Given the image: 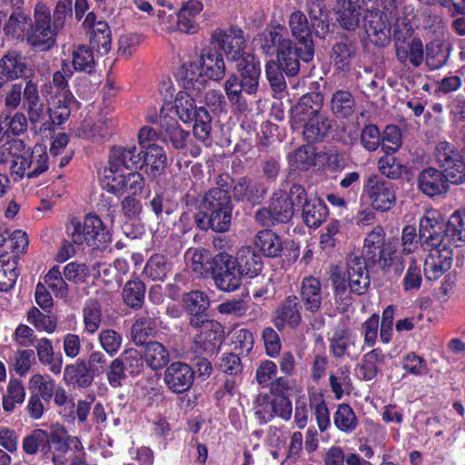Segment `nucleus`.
Returning a JSON list of instances; mask_svg holds the SVG:
<instances>
[{
  "label": "nucleus",
  "mask_w": 465,
  "mask_h": 465,
  "mask_svg": "<svg viewBox=\"0 0 465 465\" xmlns=\"http://www.w3.org/2000/svg\"><path fill=\"white\" fill-rule=\"evenodd\" d=\"M34 25V18L32 19L28 15L23 12L13 13L5 25V32L6 35H12L17 39L26 38L28 42V34Z\"/></svg>",
  "instance_id": "nucleus-40"
},
{
  "label": "nucleus",
  "mask_w": 465,
  "mask_h": 465,
  "mask_svg": "<svg viewBox=\"0 0 465 465\" xmlns=\"http://www.w3.org/2000/svg\"><path fill=\"white\" fill-rule=\"evenodd\" d=\"M17 255H0V291L7 292L12 289L18 277Z\"/></svg>",
  "instance_id": "nucleus-41"
},
{
  "label": "nucleus",
  "mask_w": 465,
  "mask_h": 465,
  "mask_svg": "<svg viewBox=\"0 0 465 465\" xmlns=\"http://www.w3.org/2000/svg\"><path fill=\"white\" fill-rule=\"evenodd\" d=\"M143 357L152 370L163 368L170 360L168 350L158 341H150L145 344Z\"/></svg>",
  "instance_id": "nucleus-43"
},
{
  "label": "nucleus",
  "mask_w": 465,
  "mask_h": 465,
  "mask_svg": "<svg viewBox=\"0 0 465 465\" xmlns=\"http://www.w3.org/2000/svg\"><path fill=\"white\" fill-rule=\"evenodd\" d=\"M240 78L232 74L224 83L225 94L237 110L244 112L248 108L243 93L247 94H256L261 75L260 62L252 54H246L237 64Z\"/></svg>",
  "instance_id": "nucleus-7"
},
{
  "label": "nucleus",
  "mask_w": 465,
  "mask_h": 465,
  "mask_svg": "<svg viewBox=\"0 0 465 465\" xmlns=\"http://www.w3.org/2000/svg\"><path fill=\"white\" fill-rule=\"evenodd\" d=\"M198 329V333L194 337V343L200 351L207 354H214L220 349L224 331L222 324L213 320H204L199 325H192Z\"/></svg>",
  "instance_id": "nucleus-13"
},
{
  "label": "nucleus",
  "mask_w": 465,
  "mask_h": 465,
  "mask_svg": "<svg viewBox=\"0 0 465 465\" xmlns=\"http://www.w3.org/2000/svg\"><path fill=\"white\" fill-rule=\"evenodd\" d=\"M384 237L382 228H374L365 238L361 257L366 262L378 263L382 269L391 266L393 254L390 246H384Z\"/></svg>",
  "instance_id": "nucleus-11"
},
{
  "label": "nucleus",
  "mask_w": 465,
  "mask_h": 465,
  "mask_svg": "<svg viewBox=\"0 0 465 465\" xmlns=\"http://www.w3.org/2000/svg\"><path fill=\"white\" fill-rule=\"evenodd\" d=\"M102 312L100 304L93 300L88 301L84 308V322L85 331L94 334L101 324Z\"/></svg>",
  "instance_id": "nucleus-55"
},
{
  "label": "nucleus",
  "mask_w": 465,
  "mask_h": 465,
  "mask_svg": "<svg viewBox=\"0 0 465 465\" xmlns=\"http://www.w3.org/2000/svg\"><path fill=\"white\" fill-rule=\"evenodd\" d=\"M391 25L380 12L376 11L373 5L366 7L363 16V26L371 41L380 46L387 45L391 37Z\"/></svg>",
  "instance_id": "nucleus-14"
},
{
  "label": "nucleus",
  "mask_w": 465,
  "mask_h": 465,
  "mask_svg": "<svg viewBox=\"0 0 465 465\" xmlns=\"http://www.w3.org/2000/svg\"><path fill=\"white\" fill-rule=\"evenodd\" d=\"M202 11V4L195 0L188 1L176 14V25L178 31L185 34H194L197 31V25L194 17Z\"/></svg>",
  "instance_id": "nucleus-39"
},
{
  "label": "nucleus",
  "mask_w": 465,
  "mask_h": 465,
  "mask_svg": "<svg viewBox=\"0 0 465 465\" xmlns=\"http://www.w3.org/2000/svg\"><path fill=\"white\" fill-rule=\"evenodd\" d=\"M213 259L211 252L204 248H190L184 253V261L188 269L201 277L212 272Z\"/></svg>",
  "instance_id": "nucleus-31"
},
{
  "label": "nucleus",
  "mask_w": 465,
  "mask_h": 465,
  "mask_svg": "<svg viewBox=\"0 0 465 465\" xmlns=\"http://www.w3.org/2000/svg\"><path fill=\"white\" fill-rule=\"evenodd\" d=\"M434 158L449 183L460 184L465 182V163L452 144L447 141L440 142L435 147Z\"/></svg>",
  "instance_id": "nucleus-10"
},
{
  "label": "nucleus",
  "mask_w": 465,
  "mask_h": 465,
  "mask_svg": "<svg viewBox=\"0 0 465 465\" xmlns=\"http://www.w3.org/2000/svg\"><path fill=\"white\" fill-rule=\"evenodd\" d=\"M91 42L97 48L108 52L111 45V30L107 23L98 21L92 28Z\"/></svg>",
  "instance_id": "nucleus-63"
},
{
  "label": "nucleus",
  "mask_w": 465,
  "mask_h": 465,
  "mask_svg": "<svg viewBox=\"0 0 465 465\" xmlns=\"http://www.w3.org/2000/svg\"><path fill=\"white\" fill-rule=\"evenodd\" d=\"M419 187L429 197H434L445 193L448 191V181L443 171L433 167L424 169L419 174Z\"/></svg>",
  "instance_id": "nucleus-22"
},
{
  "label": "nucleus",
  "mask_w": 465,
  "mask_h": 465,
  "mask_svg": "<svg viewBox=\"0 0 465 465\" xmlns=\"http://www.w3.org/2000/svg\"><path fill=\"white\" fill-rule=\"evenodd\" d=\"M288 25L292 35L304 47V52L301 56L302 60L304 62L311 61L314 54V49L312 28L306 15L301 11H295L291 14Z\"/></svg>",
  "instance_id": "nucleus-15"
},
{
  "label": "nucleus",
  "mask_w": 465,
  "mask_h": 465,
  "mask_svg": "<svg viewBox=\"0 0 465 465\" xmlns=\"http://www.w3.org/2000/svg\"><path fill=\"white\" fill-rule=\"evenodd\" d=\"M291 205H266L255 213V220L262 226H273L278 223H286L292 215Z\"/></svg>",
  "instance_id": "nucleus-36"
},
{
  "label": "nucleus",
  "mask_w": 465,
  "mask_h": 465,
  "mask_svg": "<svg viewBox=\"0 0 465 465\" xmlns=\"http://www.w3.org/2000/svg\"><path fill=\"white\" fill-rule=\"evenodd\" d=\"M29 240L25 232L15 230L12 233L7 232V240L5 246L7 250L11 251V253H8V255H17L18 260L19 256L26 252Z\"/></svg>",
  "instance_id": "nucleus-60"
},
{
  "label": "nucleus",
  "mask_w": 465,
  "mask_h": 465,
  "mask_svg": "<svg viewBox=\"0 0 465 465\" xmlns=\"http://www.w3.org/2000/svg\"><path fill=\"white\" fill-rule=\"evenodd\" d=\"M73 64L75 70L91 73L94 67L93 51L86 45H79L73 52Z\"/></svg>",
  "instance_id": "nucleus-57"
},
{
  "label": "nucleus",
  "mask_w": 465,
  "mask_h": 465,
  "mask_svg": "<svg viewBox=\"0 0 465 465\" xmlns=\"http://www.w3.org/2000/svg\"><path fill=\"white\" fill-rule=\"evenodd\" d=\"M157 325L154 315L151 316L145 312L138 316L132 327V339L137 345L143 344L146 338L152 334Z\"/></svg>",
  "instance_id": "nucleus-47"
},
{
  "label": "nucleus",
  "mask_w": 465,
  "mask_h": 465,
  "mask_svg": "<svg viewBox=\"0 0 465 465\" xmlns=\"http://www.w3.org/2000/svg\"><path fill=\"white\" fill-rule=\"evenodd\" d=\"M194 381V371L186 363L175 361L171 363L163 374V382L174 393L187 391Z\"/></svg>",
  "instance_id": "nucleus-16"
},
{
  "label": "nucleus",
  "mask_w": 465,
  "mask_h": 465,
  "mask_svg": "<svg viewBox=\"0 0 465 465\" xmlns=\"http://www.w3.org/2000/svg\"><path fill=\"white\" fill-rule=\"evenodd\" d=\"M208 215V223L210 227L216 232H226L229 230L232 221V205H213Z\"/></svg>",
  "instance_id": "nucleus-49"
},
{
  "label": "nucleus",
  "mask_w": 465,
  "mask_h": 465,
  "mask_svg": "<svg viewBox=\"0 0 465 465\" xmlns=\"http://www.w3.org/2000/svg\"><path fill=\"white\" fill-rule=\"evenodd\" d=\"M318 94L303 95L292 108L291 124L292 128L303 127V136L309 143L323 140L331 130L330 119L321 111V103L314 101Z\"/></svg>",
  "instance_id": "nucleus-6"
},
{
  "label": "nucleus",
  "mask_w": 465,
  "mask_h": 465,
  "mask_svg": "<svg viewBox=\"0 0 465 465\" xmlns=\"http://www.w3.org/2000/svg\"><path fill=\"white\" fill-rule=\"evenodd\" d=\"M272 200L276 203H309L304 188L299 184L292 185L289 193L283 190L275 192Z\"/></svg>",
  "instance_id": "nucleus-56"
},
{
  "label": "nucleus",
  "mask_w": 465,
  "mask_h": 465,
  "mask_svg": "<svg viewBox=\"0 0 465 465\" xmlns=\"http://www.w3.org/2000/svg\"><path fill=\"white\" fill-rule=\"evenodd\" d=\"M25 398V387L17 379H11L7 384L6 393L3 397V409L14 411L16 404H22Z\"/></svg>",
  "instance_id": "nucleus-51"
},
{
  "label": "nucleus",
  "mask_w": 465,
  "mask_h": 465,
  "mask_svg": "<svg viewBox=\"0 0 465 465\" xmlns=\"http://www.w3.org/2000/svg\"><path fill=\"white\" fill-rule=\"evenodd\" d=\"M55 381L49 375L35 373L28 381V389L45 401H49L55 392Z\"/></svg>",
  "instance_id": "nucleus-44"
},
{
  "label": "nucleus",
  "mask_w": 465,
  "mask_h": 465,
  "mask_svg": "<svg viewBox=\"0 0 465 465\" xmlns=\"http://www.w3.org/2000/svg\"><path fill=\"white\" fill-rule=\"evenodd\" d=\"M302 305L297 296L290 295L278 306L273 317L274 326L282 331L285 328L297 329L302 322Z\"/></svg>",
  "instance_id": "nucleus-18"
},
{
  "label": "nucleus",
  "mask_w": 465,
  "mask_h": 465,
  "mask_svg": "<svg viewBox=\"0 0 465 465\" xmlns=\"http://www.w3.org/2000/svg\"><path fill=\"white\" fill-rule=\"evenodd\" d=\"M312 33L319 38H325L330 33V14L322 3L313 4L309 10Z\"/></svg>",
  "instance_id": "nucleus-42"
},
{
  "label": "nucleus",
  "mask_w": 465,
  "mask_h": 465,
  "mask_svg": "<svg viewBox=\"0 0 465 465\" xmlns=\"http://www.w3.org/2000/svg\"><path fill=\"white\" fill-rule=\"evenodd\" d=\"M73 0H60L54 10L53 18L49 7L38 2L34 9V25L28 34V44L35 49H50L60 30L64 27L66 17L72 12Z\"/></svg>",
  "instance_id": "nucleus-3"
},
{
  "label": "nucleus",
  "mask_w": 465,
  "mask_h": 465,
  "mask_svg": "<svg viewBox=\"0 0 465 465\" xmlns=\"http://www.w3.org/2000/svg\"><path fill=\"white\" fill-rule=\"evenodd\" d=\"M49 442L48 432L44 430H35L31 434L25 437L23 450L26 454L34 455L39 449L44 450Z\"/></svg>",
  "instance_id": "nucleus-59"
},
{
  "label": "nucleus",
  "mask_w": 465,
  "mask_h": 465,
  "mask_svg": "<svg viewBox=\"0 0 465 465\" xmlns=\"http://www.w3.org/2000/svg\"><path fill=\"white\" fill-rule=\"evenodd\" d=\"M365 191L372 203H392L395 202V193L390 182L380 179L378 176L370 177L365 184Z\"/></svg>",
  "instance_id": "nucleus-34"
},
{
  "label": "nucleus",
  "mask_w": 465,
  "mask_h": 465,
  "mask_svg": "<svg viewBox=\"0 0 465 465\" xmlns=\"http://www.w3.org/2000/svg\"><path fill=\"white\" fill-rule=\"evenodd\" d=\"M386 355L379 348L363 355L355 369L356 375L363 381H371L385 363Z\"/></svg>",
  "instance_id": "nucleus-32"
},
{
  "label": "nucleus",
  "mask_w": 465,
  "mask_h": 465,
  "mask_svg": "<svg viewBox=\"0 0 465 465\" xmlns=\"http://www.w3.org/2000/svg\"><path fill=\"white\" fill-rule=\"evenodd\" d=\"M172 110H174L178 118L185 124L193 122L198 113L194 100L186 92H179L173 104H165L161 110V117L165 119L168 111Z\"/></svg>",
  "instance_id": "nucleus-24"
},
{
  "label": "nucleus",
  "mask_w": 465,
  "mask_h": 465,
  "mask_svg": "<svg viewBox=\"0 0 465 465\" xmlns=\"http://www.w3.org/2000/svg\"><path fill=\"white\" fill-rule=\"evenodd\" d=\"M213 244L219 250L213 259L212 276L214 284L222 292H233L241 286L242 275L234 262L233 256L225 250L227 240L215 238Z\"/></svg>",
  "instance_id": "nucleus-8"
},
{
  "label": "nucleus",
  "mask_w": 465,
  "mask_h": 465,
  "mask_svg": "<svg viewBox=\"0 0 465 465\" xmlns=\"http://www.w3.org/2000/svg\"><path fill=\"white\" fill-rule=\"evenodd\" d=\"M324 296L325 292L319 279L311 276L302 280L301 298L306 311L312 312L320 311Z\"/></svg>",
  "instance_id": "nucleus-27"
},
{
  "label": "nucleus",
  "mask_w": 465,
  "mask_h": 465,
  "mask_svg": "<svg viewBox=\"0 0 465 465\" xmlns=\"http://www.w3.org/2000/svg\"><path fill=\"white\" fill-rule=\"evenodd\" d=\"M290 164L297 169L307 170L315 164L314 149L310 146H301L288 157Z\"/></svg>",
  "instance_id": "nucleus-54"
},
{
  "label": "nucleus",
  "mask_w": 465,
  "mask_h": 465,
  "mask_svg": "<svg viewBox=\"0 0 465 465\" xmlns=\"http://www.w3.org/2000/svg\"><path fill=\"white\" fill-rule=\"evenodd\" d=\"M73 75L70 64L63 63L60 70L53 74L52 82L41 87L42 95L47 103V112L53 124H63L70 116L74 96L69 90L68 80Z\"/></svg>",
  "instance_id": "nucleus-5"
},
{
  "label": "nucleus",
  "mask_w": 465,
  "mask_h": 465,
  "mask_svg": "<svg viewBox=\"0 0 465 465\" xmlns=\"http://www.w3.org/2000/svg\"><path fill=\"white\" fill-rule=\"evenodd\" d=\"M369 4L365 0H338L335 8L337 21L346 30H355L365 15Z\"/></svg>",
  "instance_id": "nucleus-17"
},
{
  "label": "nucleus",
  "mask_w": 465,
  "mask_h": 465,
  "mask_svg": "<svg viewBox=\"0 0 465 465\" xmlns=\"http://www.w3.org/2000/svg\"><path fill=\"white\" fill-rule=\"evenodd\" d=\"M355 46L345 41L337 43L332 47V59L334 66L341 71H347L350 68L351 60L355 54Z\"/></svg>",
  "instance_id": "nucleus-52"
},
{
  "label": "nucleus",
  "mask_w": 465,
  "mask_h": 465,
  "mask_svg": "<svg viewBox=\"0 0 465 465\" xmlns=\"http://www.w3.org/2000/svg\"><path fill=\"white\" fill-rule=\"evenodd\" d=\"M5 154L11 156L10 173L15 180L35 179L49 169L48 153L41 145L31 149L23 141L14 139L0 147L1 163L7 161Z\"/></svg>",
  "instance_id": "nucleus-4"
},
{
  "label": "nucleus",
  "mask_w": 465,
  "mask_h": 465,
  "mask_svg": "<svg viewBox=\"0 0 465 465\" xmlns=\"http://www.w3.org/2000/svg\"><path fill=\"white\" fill-rule=\"evenodd\" d=\"M285 28L277 25L269 30L259 34L254 39V45L266 54H272L280 49L282 42L289 38L284 36Z\"/></svg>",
  "instance_id": "nucleus-35"
},
{
  "label": "nucleus",
  "mask_w": 465,
  "mask_h": 465,
  "mask_svg": "<svg viewBox=\"0 0 465 465\" xmlns=\"http://www.w3.org/2000/svg\"><path fill=\"white\" fill-rule=\"evenodd\" d=\"M115 116L108 114H100L97 121L92 123L85 120L79 131V135L85 139L106 138L117 127Z\"/></svg>",
  "instance_id": "nucleus-21"
},
{
  "label": "nucleus",
  "mask_w": 465,
  "mask_h": 465,
  "mask_svg": "<svg viewBox=\"0 0 465 465\" xmlns=\"http://www.w3.org/2000/svg\"><path fill=\"white\" fill-rule=\"evenodd\" d=\"M193 121H194L193 134L195 138L203 142L209 140L212 131V118L205 107H198V113Z\"/></svg>",
  "instance_id": "nucleus-53"
},
{
  "label": "nucleus",
  "mask_w": 465,
  "mask_h": 465,
  "mask_svg": "<svg viewBox=\"0 0 465 465\" xmlns=\"http://www.w3.org/2000/svg\"><path fill=\"white\" fill-rule=\"evenodd\" d=\"M49 442L52 444L54 451L65 453L68 450V440L70 436L67 434L64 427L59 423L53 424L48 433Z\"/></svg>",
  "instance_id": "nucleus-62"
},
{
  "label": "nucleus",
  "mask_w": 465,
  "mask_h": 465,
  "mask_svg": "<svg viewBox=\"0 0 465 465\" xmlns=\"http://www.w3.org/2000/svg\"><path fill=\"white\" fill-rule=\"evenodd\" d=\"M45 284L55 296L65 297L68 293V285L58 266H54L45 276Z\"/></svg>",
  "instance_id": "nucleus-58"
},
{
  "label": "nucleus",
  "mask_w": 465,
  "mask_h": 465,
  "mask_svg": "<svg viewBox=\"0 0 465 465\" xmlns=\"http://www.w3.org/2000/svg\"><path fill=\"white\" fill-rule=\"evenodd\" d=\"M448 60V54L442 45L434 42L427 45L426 64L430 70L442 67Z\"/></svg>",
  "instance_id": "nucleus-64"
},
{
  "label": "nucleus",
  "mask_w": 465,
  "mask_h": 465,
  "mask_svg": "<svg viewBox=\"0 0 465 465\" xmlns=\"http://www.w3.org/2000/svg\"><path fill=\"white\" fill-rule=\"evenodd\" d=\"M0 69L9 81L25 77L31 73L26 57L16 52H9L1 58Z\"/></svg>",
  "instance_id": "nucleus-30"
},
{
  "label": "nucleus",
  "mask_w": 465,
  "mask_h": 465,
  "mask_svg": "<svg viewBox=\"0 0 465 465\" xmlns=\"http://www.w3.org/2000/svg\"><path fill=\"white\" fill-rule=\"evenodd\" d=\"M331 108L337 117L347 118L355 111V100L350 92L339 90L331 97Z\"/></svg>",
  "instance_id": "nucleus-46"
},
{
  "label": "nucleus",
  "mask_w": 465,
  "mask_h": 465,
  "mask_svg": "<svg viewBox=\"0 0 465 465\" xmlns=\"http://www.w3.org/2000/svg\"><path fill=\"white\" fill-rule=\"evenodd\" d=\"M68 239L76 246H95L105 242V227L102 220L94 214H87L83 221L74 217L66 226Z\"/></svg>",
  "instance_id": "nucleus-9"
},
{
  "label": "nucleus",
  "mask_w": 465,
  "mask_h": 465,
  "mask_svg": "<svg viewBox=\"0 0 465 465\" xmlns=\"http://www.w3.org/2000/svg\"><path fill=\"white\" fill-rule=\"evenodd\" d=\"M145 166V173L156 178L164 173L167 167V156L163 147L155 143L144 146L143 153V166Z\"/></svg>",
  "instance_id": "nucleus-29"
},
{
  "label": "nucleus",
  "mask_w": 465,
  "mask_h": 465,
  "mask_svg": "<svg viewBox=\"0 0 465 465\" xmlns=\"http://www.w3.org/2000/svg\"><path fill=\"white\" fill-rule=\"evenodd\" d=\"M27 321L33 324L37 331H44L52 333L56 329V322L51 315L41 312L34 307L27 312Z\"/></svg>",
  "instance_id": "nucleus-61"
},
{
  "label": "nucleus",
  "mask_w": 465,
  "mask_h": 465,
  "mask_svg": "<svg viewBox=\"0 0 465 465\" xmlns=\"http://www.w3.org/2000/svg\"><path fill=\"white\" fill-rule=\"evenodd\" d=\"M171 270L165 256L154 254L147 261L143 269L144 275L152 281H164Z\"/></svg>",
  "instance_id": "nucleus-48"
},
{
  "label": "nucleus",
  "mask_w": 465,
  "mask_h": 465,
  "mask_svg": "<svg viewBox=\"0 0 465 465\" xmlns=\"http://www.w3.org/2000/svg\"><path fill=\"white\" fill-rule=\"evenodd\" d=\"M397 59L403 64H410L418 67L424 60L423 44L420 38L413 37L408 40L395 39Z\"/></svg>",
  "instance_id": "nucleus-20"
},
{
  "label": "nucleus",
  "mask_w": 465,
  "mask_h": 465,
  "mask_svg": "<svg viewBox=\"0 0 465 465\" xmlns=\"http://www.w3.org/2000/svg\"><path fill=\"white\" fill-rule=\"evenodd\" d=\"M333 423L340 431L351 434L358 426V419L350 405L341 403L333 415Z\"/></svg>",
  "instance_id": "nucleus-45"
},
{
  "label": "nucleus",
  "mask_w": 465,
  "mask_h": 465,
  "mask_svg": "<svg viewBox=\"0 0 465 465\" xmlns=\"http://www.w3.org/2000/svg\"><path fill=\"white\" fill-rule=\"evenodd\" d=\"M233 260L242 277L254 278L263 268L262 256L251 246L240 247Z\"/></svg>",
  "instance_id": "nucleus-19"
},
{
  "label": "nucleus",
  "mask_w": 465,
  "mask_h": 465,
  "mask_svg": "<svg viewBox=\"0 0 465 465\" xmlns=\"http://www.w3.org/2000/svg\"><path fill=\"white\" fill-rule=\"evenodd\" d=\"M145 286L138 280H131L123 288V299L126 305L132 308H139L144 300Z\"/></svg>",
  "instance_id": "nucleus-50"
},
{
  "label": "nucleus",
  "mask_w": 465,
  "mask_h": 465,
  "mask_svg": "<svg viewBox=\"0 0 465 465\" xmlns=\"http://www.w3.org/2000/svg\"><path fill=\"white\" fill-rule=\"evenodd\" d=\"M213 43H216L224 53L228 60L240 62L245 55L243 50L245 40L243 32L238 27L216 30L212 36Z\"/></svg>",
  "instance_id": "nucleus-12"
},
{
  "label": "nucleus",
  "mask_w": 465,
  "mask_h": 465,
  "mask_svg": "<svg viewBox=\"0 0 465 465\" xmlns=\"http://www.w3.org/2000/svg\"><path fill=\"white\" fill-rule=\"evenodd\" d=\"M183 302L191 315V325H199L207 320L205 312L210 306V298L205 292L198 290L189 292L183 295Z\"/></svg>",
  "instance_id": "nucleus-25"
},
{
  "label": "nucleus",
  "mask_w": 465,
  "mask_h": 465,
  "mask_svg": "<svg viewBox=\"0 0 465 465\" xmlns=\"http://www.w3.org/2000/svg\"><path fill=\"white\" fill-rule=\"evenodd\" d=\"M445 237L449 245L456 247L465 245V209L456 211L445 223Z\"/></svg>",
  "instance_id": "nucleus-37"
},
{
  "label": "nucleus",
  "mask_w": 465,
  "mask_h": 465,
  "mask_svg": "<svg viewBox=\"0 0 465 465\" xmlns=\"http://www.w3.org/2000/svg\"><path fill=\"white\" fill-rule=\"evenodd\" d=\"M420 239L428 255L424 262V275L436 281L448 272L452 264V249L445 237V222L435 210H427L420 221Z\"/></svg>",
  "instance_id": "nucleus-2"
},
{
  "label": "nucleus",
  "mask_w": 465,
  "mask_h": 465,
  "mask_svg": "<svg viewBox=\"0 0 465 465\" xmlns=\"http://www.w3.org/2000/svg\"><path fill=\"white\" fill-rule=\"evenodd\" d=\"M303 52L304 48L299 51L290 39L284 40L280 49H277V64L287 75H296L300 70V59Z\"/></svg>",
  "instance_id": "nucleus-28"
},
{
  "label": "nucleus",
  "mask_w": 465,
  "mask_h": 465,
  "mask_svg": "<svg viewBox=\"0 0 465 465\" xmlns=\"http://www.w3.org/2000/svg\"><path fill=\"white\" fill-rule=\"evenodd\" d=\"M200 66L199 75H204L212 80L219 81L225 74V64L223 55L210 47L202 51Z\"/></svg>",
  "instance_id": "nucleus-26"
},
{
  "label": "nucleus",
  "mask_w": 465,
  "mask_h": 465,
  "mask_svg": "<svg viewBox=\"0 0 465 465\" xmlns=\"http://www.w3.org/2000/svg\"><path fill=\"white\" fill-rule=\"evenodd\" d=\"M35 349L39 361L47 366L52 373L59 374L63 367V357L59 353L54 354L51 341L47 338L40 339Z\"/></svg>",
  "instance_id": "nucleus-38"
},
{
  "label": "nucleus",
  "mask_w": 465,
  "mask_h": 465,
  "mask_svg": "<svg viewBox=\"0 0 465 465\" xmlns=\"http://www.w3.org/2000/svg\"><path fill=\"white\" fill-rule=\"evenodd\" d=\"M143 148L135 143L113 146L108 164L100 173L103 189L122 200V203L133 201L143 193V176L132 170L143 167Z\"/></svg>",
  "instance_id": "nucleus-1"
},
{
  "label": "nucleus",
  "mask_w": 465,
  "mask_h": 465,
  "mask_svg": "<svg viewBox=\"0 0 465 465\" xmlns=\"http://www.w3.org/2000/svg\"><path fill=\"white\" fill-rule=\"evenodd\" d=\"M255 247L266 257L275 258L282 254V238L273 231L266 229L256 233L253 239Z\"/></svg>",
  "instance_id": "nucleus-33"
},
{
  "label": "nucleus",
  "mask_w": 465,
  "mask_h": 465,
  "mask_svg": "<svg viewBox=\"0 0 465 465\" xmlns=\"http://www.w3.org/2000/svg\"><path fill=\"white\" fill-rule=\"evenodd\" d=\"M348 280L351 291L358 295L363 294L370 286L367 262L354 256L348 261Z\"/></svg>",
  "instance_id": "nucleus-23"
}]
</instances>
